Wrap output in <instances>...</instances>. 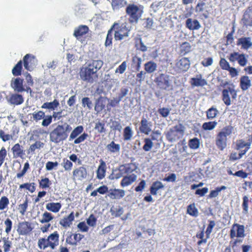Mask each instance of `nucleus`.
Masks as SVG:
<instances>
[{
    "mask_svg": "<svg viewBox=\"0 0 252 252\" xmlns=\"http://www.w3.org/2000/svg\"><path fill=\"white\" fill-rule=\"evenodd\" d=\"M103 64L101 60H94L87 66L81 68L80 71L81 79L84 81L90 83L95 82L97 78V71L101 68Z\"/></svg>",
    "mask_w": 252,
    "mask_h": 252,
    "instance_id": "obj_1",
    "label": "nucleus"
},
{
    "mask_svg": "<svg viewBox=\"0 0 252 252\" xmlns=\"http://www.w3.org/2000/svg\"><path fill=\"white\" fill-rule=\"evenodd\" d=\"M71 127L67 123L58 125L50 133V140L52 142L58 144L66 139Z\"/></svg>",
    "mask_w": 252,
    "mask_h": 252,
    "instance_id": "obj_2",
    "label": "nucleus"
},
{
    "mask_svg": "<svg viewBox=\"0 0 252 252\" xmlns=\"http://www.w3.org/2000/svg\"><path fill=\"white\" fill-rule=\"evenodd\" d=\"M127 25V24L126 22L115 23L114 24L110 29L113 32H114V38L116 40H122L128 36L130 29Z\"/></svg>",
    "mask_w": 252,
    "mask_h": 252,
    "instance_id": "obj_3",
    "label": "nucleus"
},
{
    "mask_svg": "<svg viewBox=\"0 0 252 252\" xmlns=\"http://www.w3.org/2000/svg\"><path fill=\"white\" fill-rule=\"evenodd\" d=\"M143 12V7L134 4H129L126 8V13L129 17L130 23H137Z\"/></svg>",
    "mask_w": 252,
    "mask_h": 252,
    "instance_id": "obj_4",
    "label": "nucleus"
},
{
    "mask_svg": "<svg viewBox=\"0 0 252 252\" xmlns=\"http://www.w3.org/2000/svg\"><path fill=\"white\" fill-rule=\"evenodd\" d=\"M173 78L172 76L161 73L156 78L155 82L160 89L169 91L173 89Z\"/></svg>",
    "mask_w": 252,
    "mask_h": 252,
    "instance_id": "obj_5",
    "label": "nucleus"
},
{
    "mask_svg": "<svg viewBox=\"0 0 252 252\" xmlns=\"http://www.w3.org/2000/svg\"><path fill=\"white\" fill-rule=\"evenodd\" d=\"M237 97V91L234 89V86L232 84L223 90L222 92V99L227 106L231 104V98L236 99Z\"/></svg>",
    "mask_w": 252,
    "mask_h": 252,
    "instance_id": "obj_6",
    "label": "nucleus"
},
{
    "mask_svg": "<svg viewBox=\"0 0 252 252\" xmlns=\"http://www.w3.org/2000/svg\"><path fill=\"white\" fill-rule=\"evenodd\" d=\"M183 131L182 125L176 126L167 131L166 138L171 142H175L183 134Z\"/></svg>",
    "mask_w": 252,
    "mask_h": 252,
    "instance_id": "obj_7",
    "label": "nucleus"
},
{
    "mask_svg": "<svg viewBox=\"0 0 252 252\" xmlns=\"http://www.w3.org/2000/svg\"><path fill=\"white\" fill-rule=\"evenodd\" d=\"M248 55L243 53L240 54L237 52L230 53L228 57V60L231 63H235L237 61L241 66H245L247 65L248 62Z\"/></svg>",
    "mask_w": 252,
    "mask_h": 252,
    "instance_id": "obj_8",
    "label": "nucleus"
},
{
    "mask_svg": "<svg viewBox=\"0 0 252 252\" xmlns=\"http://www.w3.org/2000/svg\"><path fill=\"white\" fill-rule=\"evenodd\" d=\"M87 171L84 166H80L74 169L72 172V179L74 181H82L87 176Z\"/></svg>",
    "mask_w": 252,
    "mask_h": 252,
    "instance_id": "obj_9",
    "label": "nucleus"
},
{
    "mask_svg": "<svg viewBox=\"0 0 252 252\" xmlns=\"http://www.w3.org/2000/svg\"><path fill=\"white\" fill-rule=\"evenodd\" d=\"M244 231V225L237 223L234 224L230 230V236L231 238L235 237H244L245 236Z\"/></svg>",
    "mask_w": 252,
    "mask_h": 252,
    "instance_id": "obj_10",
    "label": "nucleus"
},
{
    "mask_svg": "<svg viewBox=\"0 0 252 252\" xmlns=\"http://www.w3.org/2000/svg\"><path fill=\"white\" fill-rule=\"evenodd\" d=\"M6 99L11 105H19L24 102V97L21 94H12L6 97Z\"/></svg>",
    "mask_w": 252,
    "mask_h": 252,
    "instance_id": "obj_11",
    "label": "nucleus"
},
{
    "mask_svg": "<svg viewBox=\"0 0 252 252\" xmlns=\"http://www.w3.org/2000/svg\"><path fill=\"white\" fill-rule=\"evenodd\" d=\"M32 229L31 223L25 221L18 224L17 231L19 234L26 235L29 234Z\"/></svg>",
    "mask_w": 252,
    "mask_h": 252,
    "instance_id": "obj_12",
    "label": "nucleus"
},
{
    "mask_svg": "<svg viewBox=\"0 0 252 252\" xmlns=\"http://www.w3.org/2000/svg\"><path fill=\"white\" fill-rule=\"evenodd\" d=\"M23 62L25 69L31 71L36 65L37 61L34 56L27 54L23 58Z\"/></svg>",
    "mask_w": 252,
    "mask_h": 252,
    "instance_id": "obj_13",
    "label": "nucleus"
},
{
    "mask_svg": "<svg viewBox=\"0 0 252 252\" xmlns=\"http://www.w3.org/2000/svg\"><path fill=\"white\" fill-rule=\"evenodd\" d=\"M139 130L141 133L148 135L152 131L153 124L152 122L148 121L146 118L143 117L140 122Z\"/></svg>",
    "mask_w": 252,
    "mask_h": 252,
    "instance_id": "obj_14",
    "label": "nucleus"
},
{
    "mask_svg": "<svg viewBox=\"0 0 252 252\" xmlns=\"http://www.w3.org/2000/svg\"><path fill=\"white\" fill-rule=\"evenodd\" d=\"M175 65L180 71L186 72L189 68L190 62L188 58L184 57L178 60Z\"/></svg>",
    "mask_w": 252,
    "mask_h": 252,
    "instance_id": "obj_15",
    "label": "nucleus"
},
{
    "mask_svg": "<svg viewBox=\"0 0 252 252\" xmlns=\"http://www.w3.org/2000/svg\"><path fill=\"white\" fill-rule=\"evenodd\" d=\"M47 239L51 249L54 250L59 245V234L57 231L51 234Z\"/></svg>",
    "mask_w": 252,
    "mask_h": 252,
    "instance_id": "obj_16",
    "label": "nucleus"
},
{
    "mask_svg": "<svg viewBox=\"0 0 252 252\" xmlns=\"http://www.w3.org/2000/svg\"><path fill=\"white\" fill-rule=\"evenodd\" d=\"M11 86L15 91L18 93L25 91V89L23 87V79L20 78H17L12 80L11 83Z\"/></svg>",
    "mask_w": 252,
    "mask_h": 252,
    "instance_id": "obj_17",
    "label": "nucleus"
},
{
    "mask_svg": "<svg viewBox=\"0 0 252 252\" xmlns=\"http://www.w3.org/2000/svg\"><path fill=\"white\" fill-rule=\"evenodd\" d=\"M186 27L190 31H194L198 30L201 26L197 20L188 18L186 21Z\"/></svg>",
    "mask_w": 252,
    "mask_h": 252,
    "instance_id": "obj_18",
    "label": "nucleus"
},
{
    "mask_svg": "<svg viewBox=\"0 0 252 252\" xmlns=\"http://www.w3.org/2000/svg\"><path fill=\"white\" fill-rule=\"evenodd\" d=\"M237 44L241 46L242 49L248 50L252 46V39L249 37H242L238 39Z\"/></svg>",
    "mask_w": 252,
    "mask_h": 252,
    "instance_id": "obj_19",
    "label": "nucleus"
},
{
    "mask_svg": "<svg viewBox=\"0 0 252 252\" xmlns=\"http://www.w3.org/2000/svg\"><path fill=\"white\" fill-rule=\"evenodd\" d=\"M89 28L86 25H80L75 28L74 30L73 35L79 39L80 37L84 35L89 32Z\"/></svg>",
    "mask_w": 252,
    "mask_h": 252,
    "instance_id": "obj_20",
    "label": "nucleus"
},
{
    "mask_svg": "<svg viewBox=\"0 0 252 252\" xmlns=\"http://www.w3.org/2000/svg\"><path fill=\"white\" fill-rule=\"evenodd\" d=\"M99 162L100 164L96 171V177L97 179L101 180L105 176L106 165V163L101 159H100Z\"/></svg>",
    "mask_w": 252,
    "mask_h": 252,
    "instance_id": "obj_21",
    "label": "nucleus"
},
{
    "mask_svg": "<svg viewBox=\"0 0 252 252\" xmlns=\"http://www.w3.org/2000/svg\"><path fill=\"white\" fill-rule=\"evenodd\" d=\"M190 83L193 86L203 87L207 84V82L205 79L202 78L201 74H198L196 75L195 77L191 79Z\"/></svg>",
    "mask_w": 252,
    "mask_h": 252,
    "instance_id": "obj_22",
    "label": "nucleus"
},
{
    "mask_svg": "<svg viewBox=\"0 0 252 252\" xmlns=\"http://www.w3.org/2000/svg\"><path fill=\"white\" fill-rule=\"evenodd\" d=\"M109 196L112 199H120L125 195V191L123 189H110Z\"/></svg>",
    "mask_w": 252,
    "mask_h": 252,
    "instance_id": "obj_23",
    "label": "nucleus"
},
{
    "mask_svg": "<svg viewBox=\"0 0 252 252\" xmlns=\"http://www.w3.org/2000/svg\"><path fill=\"white\" fill-rule=\"evenodd\" d=\"M74 219L73 212H71L67 217H64L60 221V224L65 228L70 227Z\"/></svg>",
    "mask_w": 252,
    "mask_h": 252,
    "instance_id": "obj_24",
    "label": "nucleus"
},
{
    "mask_svg": "<svg viewBox=\"0 0 252 252\" xmlns=\"http://www.w3.org/2000/svg\"><path fill=\"white\" fill-rule=\"evenodd\" d=\"M137 178V176L134 174L126 176L122 180L121 185L123 187H126L130 185L136 180Z\"/></svg>",
    "mask_w": 252,
    "mask_h": 252,
    "instance_id": "obj_25",
    "label": "nucleus"
},
{
    "mask_svg": "<svg viewBox=\"0 0 252 252\" xmlns=\"http://www.w3.org/2000/svg\"><path fill=\"white\" fill-rule=\"evenodd\" d=\"M11 150L14 158L18 157L22 158L25 154L23 147L18 143L15 144L12 148Z\"/></svg>",
    "mask_w": 252,
    "mask_h": 252,
    "instance_id": "obj_26",
    "label": "nucleus"
},
{
    "mask_svg": "<svg viewBox=\"0 0 252 252\" xmlns=\"http://www.w3.org/2000/svg\"><path fill=\"white\" fill-rule=\"evenodd\" d=\"M106 100V97L99 96L95 101L94 110L97 112L101 111L105 108Z\"/></svg>",
    "mask_w": 252,
    "mask_h": 252,
    "instance_id": "obj_27",
    "label": "nucleus"
},
{
    "mask_svg": "<svg viewBox=\"0 0 252 252\" xmlns=\"http://www.w3.org/2000/svg\"><path fill=\"white\" fill-rule=\"evenodd\" d=\"M241 89L243 91L248 90L251 86V81L248 76H242L240 79Z\"/></svg>",
    "mask_w": 252,
    "mask_h": 252,
    "instance_id": "obj_28",
    "label": "nucleus"
},
{
    "mask_svg": "<svg viewBox=\"0 0 252 252\" xmlns=\"http://www.w3.org/2000/svg\"><path fill=\"white\" fill-rule=\"evenodd\" d=\"M227 138L218 133L216 138V145L220 150H223L227 146Z\"/></svg>",
    "mask_w": 252,
    "mask_h": 252,
    "instance_id": "obj_29",
    "label": "nucleus"
},
{
    "mask_svg": "<svg viewBox=\"0 0 252 252\" xmlns=\"http://www.w3.org/2000/svg\"><path fill=\"white\" fill-rule=\"evenodd\" d=\"M251 145V142H246L243 140H239L236 141V149L237 150H241L243 148L245 147V149L244 150L245 154L248 151L250 146Z\"/></svg>",
    "mask_w": 252,
    "mask_h": 252,
    "instance_id": "obj_30",
    "label": "nucleus"
},
{
    "mask_svg": "<svg viewBox=\"0 0 252 252\" xmlns=\"http://www.w3.org/2000/svg\"><path fill=\"white\" fill-rule=\"evenodd\" d=\"M242 22L244 25L252 30V13H245L242 19Z\"/></svg>",
    "mask_w": 252,
    "mask_h": 252,
    "instance_id": "obj_31",
    "label": "nucleus"
},
{
    "mask_svg": "<svg viewBox=\"0 0 252 252\" xmlns=\"http://www.w3.org/2000/svg\"><path fill=\"white\" fill-rule=\"evenodd\" d=\"M62 207V205L60 203H48L46 205V208L49 211L57 213L58 212Z\"/></svg>",
    "mask_w": 252,
    "mask_h": 252,
    "instance_id": "obj_32",
    "label": "nucleus"
},
{
    "mask_svg": "<svg viewBox=\"0 0 252 252\" xmlns=\"http://www.w3.org/2000/svg\"><path fill=\"white\" fill-rule=\"evenodd\" d=\"M44 144L40 141H36L33 144L30 145L28 149V153L29 154H34L36 150H38L43 148Z\"/></svg>",
    "mask_w": 252,
    "mask_h": 252,
    "instance_id": "obj_33",
    "label": "nucleus"
},
{
    "mask_svg": "<svg viewBox=\"0 0 252 252\" xmlns=\"http://www.w3.org/2000/svg\"><path fill=\"white\" fill-rule=\"evenodd\" d=\"M164 188L163 184L159 181H156L154 182L150 188V192L152 195H156L157 194V191L159 189Z\"/></svg>",
    "mask_w": 252,
    "mask_h": 252,
    "instance_id": "obj_34",
    "label": "nucleus"
},
{
    "mask_svg": "<svg viewBox=\"0 0 252 252\" xmlns=\"http://www.w3.org/2000/svg\"><path fill=\"white\" fill-rule=\"evenodd\" d=\"M120 145L116 144L114 141H111L107 145L106 149L108 151L112 153H119L120 151Z\"/></svg>",
    "mask_w": 252,
    "mask_h": 252,
    "instance_id": "obj_35",
    "label": "nucleus"
},
{
    "mask_svg": "<svg viewBox=\"0 0 252 252\" xmlns=\"http://www.w3.org/2000/svg\"><path fill=\"white\" fill-rule=\"evenodd\" d=\"M157 64L153 61H149L144 64V69L148 73H153L156 70Z\"/></svg>",
    "mask_w": 252,
    "mask_h": 252,
    "instance_id": "obj_36",
    "label": "nucleus"
},
{
    "mask_svg": "<svg viewBox=\"0 0 252 252\" xmlns=\"http://www.w3.org/2000/svg\"><path fill=\"white\" fill-rule=\"evenodd\" d=\"M126 0H113L111 3L114 10H118L126 5Z\"/></svg>",
    "mask_w": 252,
    "mask_h": 252,
    "instance_id": "obj_37",
    "label": "nucleus"
},
{
    "mask_svg": "<svg viewBox=\"0 0 252 252\" xmlns=\"http://www.w3.org/2000/svg\"><path fill=\"white\" fill-rule=\"evenodd\" d=\"M54 219L53 216L48 212H45L41 216L39 221L41 223H49Z\"/></svg>",
    "mask_w": 252,
    "mask_h": 252,
    "instance_id": "obj_38",
    "label": "nucleus"
},
{
    "mask_svg": "<svg viewBox=\"0 0 252 252\" xmlns=\"http://www.w3.org/2000/svg\"><path fill=\"white\" fill-rule=\"evenodd\" d=\"M83 130L84 128L82 126L75 127L70 134L69 141L77 138V136L83 131Z\"/></svg>",
    "mask_w": 252,
    "mask_h": 252,
    "instance_id": "obj_39",
    "label": "nucleus"
},
{
    "mask_svg": "<svg viewBox=\"0 0 252 252\" xmlns=\"http://www.w3.org/2000/svg\"><path fill=\"white\" fill-rule=\"evenodd\" d=\"M59 105V102L57 99H54L53 101L50 102H45L42 106V108L55 110Z\"/></svg>",
    "mask_w": 252,
    "mask_h": 252,
    "instance_id": "obj_40",
    "label": "nucleus"
},
{
    "mask_svg": "<svg viewBox=\"0 0 252 252\" xmlns=\"http://www.w3.org/2000/svg\"><path fill=\"white\" fill-rule=\"evenodd\" d=\"M187 213L189 215L196 217L198 216L199 212L195 207L194 203L189 205L187 207Z\"/></svg>",
    "mask_w": 252,
    "mask_h": 252,
    "instance_id": "obj_41",
    "label": "nucleus"
},
{
    "mask_svg": "<svg viewBox=\"0 0 252 252\" xmlns=\"http://www.w3.org/2000/svg\"><path fill=\"white\" fill-rule=\"evenodd\" d=\"M217 124L216 121L205 122L203 124L202 127L205 130H212L216 127Z\"/></svg>",
    "mask_w": 252,
    "mask_h": 252,
    "instance_id": "obj_42",
    "label": "nucleus"
},
{
    "mask_svg": "<svg viewBox=\"0 0 252 252\" xmlns=\"http://www.w3.org/2000/svg\"><path fill=\"white\" fill-rule=\"evenodd\" d=\"M218 113V110L217 108L212 107L206 112L207 118L208 119L212 120L216 118Z\"/></svg>",
    "mask_w": 252,
    "mask_h": 252,
    "instance_id": "obj_43",
    "label": "nucleus"
},
{
    "mask_svg": "<svg viewBox=\"0 0 252 252\" xmlns=\"http://www.w3.org/2000/svg\"><path fill=\"white\" fill-rule=\"evenodd\" d=\"M233 127L231 126H227L223 128L221 131L219 133L220 135L225 138L230 136L232 133Z\"/></svg>",
    "mask_w": 252,
    "mask_h": 252,
    "instance_id": "obj_44",
    "label": "nucleus"
},
{
    "mask_svg": "<svg viewBox=\"0 0 252 252\" xmlns=\"http://www.w3.org/2000/svg\"><path fill=\"white\" fill-rule=\"evenodd\" d=\"M133 135V132L131 128L129 126H126L124 130V139L125 140H130Z\"/></svg>",
    "mask_w": 252,
    "mask_h": 252,
    "instance_id": "obj_45",
    "label": "nucleus"
},
{
    "mask_svg": "<svg viewBox=\"0 0 252 252\" xmlns=\"http://www.w3.org/2000/svg\"><path fill=\"white\" fill-rule=\"evenodd\" d=\"M200 145V141L197 138H193L189 141V146L192 149L196 150L199 148Z\"/></svg>",
    "mask_w": 252,
    "mask_h": 252,
    "instance_id": "obj_46",
    "label": "nucleus"
},
{
    "mask_svg": "<svg viewBox=\"0 0 252 252\" xmlns=\"http://www.w3.org/2000/svg\"><path fill=\"white\" fill-rule=\"evenodd\" d=\"M82 105L84 108H87L89 110H91L93 106V104L91 99L88 97H85L82 99Z\"/></svg>",
    "mask_w": 252,
    "mask_h": 252,
    "instance_id": "obj_47",
    "label": "nucleus"
},
{
    "mask_svg": "<svg viewBox=\"0 0 252 252\" xmlns=\"http://www.w3.org/2000/svg\"><path fill=\"white\" fill-rule=\"evenodd\" d=\"M22 68V62L20 61L16 65L13 67L12 70V74L14 76H19L21 74V69Z\"/></svg>",
    "mask_w": 252,
    "mask_h": 252,
    "instance_id": "obj_48",
    "label": "nucleus"
},
{
    "mask_svg": "<svg viewBox=\"0 0 252 252\" xmlns=\"http://www.w3.org/2000/svg\"><path fill=\"white\" fill-rule=\"evenodd\" d=\"M20 189H26L31 192H33L35 190V184L32 183H25L22 184L20 186Z\"/></svg>",
    "mask_w": 252,
    "mask_h": 252,
    "instance_id": "obj_49",
    "label": "nucleus"
},
{
    "mask_svg": "<svg viewBox=\"0 0 252 252\" xmlns=\"http://www.w3.org/2000/svg\"><path fill=\"white\" fill-rule=\"evenodd\" d=\"M38 246L40 249L45 250L47 248L49 247L47 239L40 238L38 241Z\"/></svg>",
    "mask_w": 252,
    "mask_h": 252,
    "instance_id": "obj_50",
    "label": "nucleus"
},
{
    "mask_svg": "<svg viewBox=\"0 0 252 252\" xmlns=\"http://www.w3.org/2000/svg\"><path fill=\"white\" fill-rule=\"evenodd\" d=\"M112 215L115 217H120L123 213V209L122 207L119 206L118 208H115L112 207L110 209V211Z\"/></svg>",
    "mask_w": 252,
    "mask_h": 252,
    "instance_id": "obj_51",
    "label": "nucleus"
},
{
    "mask_svg": "<svg viewBox=\"0 0 252 252\" xmlns=\"http://www.w3.org/2000/svg\"><path fill=\"white\" fill-rule=\"evenodd\" d=\"M9 203L8 198L6 196H2L0 199V210H3L7 207Z\"/></svg>",
    "mask_w": 252,
    "mask_h": 252,
    "instance_id": "obj_52",
    "label": "nucleus"
},
{
    "mask_svg": "<svg viewBox=\"0 0 252 252\" xmlns=\"http://www.w3.org/2000/svg\"><path fill=\"white\" fill-rule=\"evenodd\" d=\"M145 144L143 149L146 152L149 151L153 147L154 144L150 139L146 138L144 140Z\"/></svg>",
    "mask_w": 252,
    "mask_h": 252,
    "instance_id": "obj_53",
    "label": "nucleus"
},
{
    "mask_svg": "<svg viewBox=\"0 0 252 252\" xmlns=\"http://www.w3.org/2000/svg\"><path fill=\"white\" fill-rule=\"evenodd\" d=\"M104 123L100 122H98L95 123L94 129L98 133H105L106 131V129L104 127Z\"/></svg>",
    "mask_w": 252,
    "mask_h": 252,
    "instance_id": "obj_54",
    "label": "nucleus"
},
{
    "mask_svg": "<svg viewBox=\"0 0 252 252\" xmlns=\"http://www.w3.org/2000/svg\"><path fill=\"white\" fill-rule=\"evenodd\" d=\"M3 242V251L4 252H8L11 247L12 243L9 240L8 238H3L2 239Z\"/></svg>",
    "mask_w": 252,
    "mask_h": 252,
    "instance_id": "obj_55",
    "label": "nucleus"
},
{
    "mask_svg": "<svg viewBox=\"0 0 252 252\" xmlns=\"http://www.w3.org/2000/svg\"><path fill=\"white\" fill-rule=\"evenodd\" d=\"M28 206V200L27 198L25 199L24 203L19 205V209L20 213L24 215L27 211Z\"/></svg>",
    "mask_w": 252,
    "mask_h": 252,
    "instance_id": "obj_56",
    "label": "nucleus"
},
{
    "mask_svg": "<svg viewBox=\"0 0 252 252\" xmlns=\"http://www.w3.org/2000/svg\"><path fill=\"white\" fill-rule=\"evenodd\" d=\"M248 202H249V197L248 196L245 195L243 198V203H242V207L243 209V213L244 214H247L249 210V206H248Z\"/></svg>",
    "mask_w": 252,
    "mask_h": 252,
    "instance_id": "obj_57",
    "label": "nucleus"
},
{
    "mask_svg": "<svg viewBox=\"0 0 252 252\" xmlns=\"http://www.w3.org/2000/svg\"><path fill=\"white\" fill-rule=\"evenodd\" d=\"M51 184V183L48 178L41 179L39 182V185L42 189H46L49 188Z\"/></svg>",
    "mask_w": 252,
    "mask_h": 252,
    "instance_id": "obj_58",
    "label": "nucleus"
},
{
    "mask_svg": "<svg viewBox=\"0 0 252 252\" xmlns=\"http://www.w3.org/2000/svg\"><path fill=\"white\" fill-rule=\"evenodd\" d=\"M62 165L65 170L67 171L70 170L73 166L72 163L70 160L66 159L63 160Z\"/></svg>",
    "mask_w": 252,
    "mask_h": 252,
    "instance_id": "obj_59",
    "label": "nucleus"
},
{
    "mask_svg": "<svg viewBox=\"0 0 252 252\" xmlns=\"http://www.w3.org/2000/svg\"><path fill=\"white\" fill-rule=\"evenodd\" d=\"M216 223L215 222L214 220H210L209 221V224L207 228L206 231V236L207 238H209L210 237V234L212 232V229L215 226Z\"/></svg>",
    "mask_w": 252,
    "mask_h": 252,
    "instance_id": "obj_60",
    "label": "nucleus"
},
{
    "mask_svg": "<svg viewBox=\"0 0 252 252\" xmlns=\"http://www.w3.org/2000/svg\"><path fill=\"white\" fill-rule=\"evenodd\" d=\"M159 114L163 117H167L170 112V109L165 107L159 108L158 110Z\"/></svg>",
    "mask_w": 252,
    "mask_h": 252,
    "instance_id": "obj_61",
    "label": "nucleus"
},
{
    "mask_svg": "<svg viewBox=\"0 0 252 252\" xmlns=\"http://www.w3.org/2000/svg\"><path fill=\"white\" fill-rule=\"evenodd\" d=\"M220 65L223 69L227 70L230 67L229 63L224 58H221L220 61Z\"/></svg>",
    "mask_w": 252,
    "mask_h": 252,
    "instance_id": "obj_62",
    "label": "nucleus"
},
{
    "mask_svg": "<svg viewBox=\"0 0 252 252\" xmlns=\"http://www.w3.org/2000/svg\"><path fill=\"white\" fill-rule=\"evenodd\" d=\"M127 67V64L126 62H123L121 65L119 66V67L116 68L115 70V73H119L120 74H123L126 71Z\"/></svg>",
    "mask_w": 252,
    "mask_h": 252,
    "instance_id": "obj_63",
    "label": "nucleus"
},
{
    "mask_svg": "<svg viewBox=\"0 0 252 252\" xmlns=\"http://www.w3.org/2000/svg\"><path fill=\"white\" fill-rule=\"evenodd\" d=\"M88 137V134L86 133H83L78 137L76 138L74 141V143L75 144H79L84 141Z\"/></svg>",
    "mask_w": 252,
    "mask_h": 252,
    "instance_id": "obj_64",
    "label": "nucleus"
}]
</instances>
